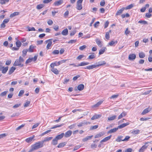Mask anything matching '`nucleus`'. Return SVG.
<instances>
[{"label": "nucleus", "instance_id": "473e14b6", "mask_svg": "<svg viewBox=\"0 0 152 152\" xmlns=\"http://www.w3.org/2000/svg\"><path fill=\"white\" fill-rule=\"evenodd\" d=\"M68 33V30L67 28H66L63 30L61 32V34L63 35L66 36L67 35Z\"/></svg>", "mask_w": 152, "mask_h": 152}, {"label": "nucleus", "instance_id": "1a4fd4ad", "mask_svg": "<svg viewBox=\"0 0 152 152\" xmlns=\"http://www.w3.org/2000/svg\"><path fill=\"white\" fill-rule=\"evenodd\" d=\"M63 3L62 0H59L58 1H56L53 4V5L54 6H58L61 5Z\"/></svg>", "mask_w": 152, "mask_h": 152}, {"label": "nucleus", "instance_id": "4468645a", "mask_svg": "<svg viewBox=\"0 0 152 152\" xmlns=\"http://www.w3.org/2000/svg\"><path fill=\"white\" fill-rule=\"evenodd\" d=\"M136 56L135 54H130L129 56V59L130 60H134L136 58Z\"/></svg>", "mask_w": 152, "mask_h": 152}, {"label": "nucleus", "instance_id": "4c0bfd02", "mask_svg": "<svg viewBox=\"0 0 152 152\" xmlns=\"http://www.w3.org/2000/svg\"><path fill=\"white\" fill-rule=\"evenodd\" d=\"M106 63L105 61H99V62H98V63H96V64H97L96 65H99L101 64L99 66H103V65H105L106 64Z\"/></svg>", "mask_w": 152, "mask_h": 152}, {"label": "nucleus", "instance_id": "f3484780", "mask_svg": "<svg viewBox=\"0 0 152 152\" xmlns=\"http://www.w3.org/2000/svg\"><path fill=\"white\" fill-rule=\"evenodd\" d=\"M126 115V113L125 112H123L121 113L118 116V119H120L123 117H125Z\"/></svg>", "mask_w": 152, "mask_h": 152}, {"label": "nucleus", "instance_id": "39448f33", "mask_svg": "<svg viewBox=\"0 0 152 152\" xmlns=\"http://www.w3.org/2000/svg\"><path fill=\"white\" fill-rule=\"evenodd\" d=\"M90 124V123L89 122H87L86 121H83L81 122L80 123H79L77 125V126L78 127H80L81 126H83L85 125H87L88 124Z\"/></svg>", "mask_w": 152, "mask_h": 152}, {"label": "nucleus", "instance_id": "774afa93", "mask_svg": "<svg viewBox=\"0 0 152 152\" xmlns=\"http://www.w3.org/2000/svg\"><path fill=\"white\" fill-rule=\"evenodd\" d=\"M7 92V91H6L3 92L0 95V96H4L6 95Z\"/></svg>", "mask_w": 152, "mask_h": 152}, {"label": "nucleus", "instance_id": "69168bd1", "mask_svg": "<svg viewBox=\"0 0 152 152\" xmlns=\"http://www.w3.org/2000/svg\"><path fill=\"white\" fill-rule=\"evenodd\" d=\"M76 126L75 124H73L70 126H69L68 127L70 129H72L73 128H74Z\"/></svg>", "mask_w": 152, "mask_h": 152}, {"label": "nucleus", "instance_id": "49530a36", "mask_svg": "<svg viewBox=\"0 0 152 152\" xmlns=\"http://www.w3.org/2000/svg\"><path fill=\"white\" fill-rule=\"evenodd\" d=\"M63 124H61L60 125H56L55 126H53L51 128V129H54L56 128L57 127H60L63 126Z\"/></svg>", "mask_w": 152, "mask_h": 152}, {"label": "nucleus", "instance_id": "37998d69", "mask_svg": "<svg viewBox=\"0 0 152 152\" xmlns=\"http://www.w3.org/2000/svg\"><path fill=\"white\" fill-rule=\"evenodd\" d=\"M44 7V5L43 4H40L38 5L37 6V8L38 10H40Z\"/></svg>", "mask_w": 152, "mask_h": 152}, {"label": "nucleus", "instance_id": "864d4df0", "mask_svg": "<svg viewBox=\"0 0 152 152\" xmlns=\"http://www.w3.org/2000/svg\"><path fill=\"white\" fill-rule=\"evenodd\" d=\"M51 130H49L46 131L45 132H44L42 133L41 135V136H43L45 134H47V133H49V132H50Z\"/></svg>", "mask_w": 152, "mask_h": 152}, {"label": "nucleus", "instance_id": "aec40b11", "mask_svg": "<svg viewBox=\"0 0 152 152\" xmlns=\"http://www.w3.org/2000/svg\"><path fill=\"white\" fill-rule=\"evenodd\" d=\"M64 135V133H61V134H59L56 136V137L58 140H59L62 139Z\"/></svg>", "mask_w": 152, "mask_h": 152}, {"label": "nucleus", "instance_id": "ddd939ff", "mask_svg": "<svg viewBox=\"0 0 152 152\" xmlns=\"http://www.w3.org/2000/svg\"><path fill=\"white\" fill-rule=\"evenodd\" d=\"M103 101L101 100L100 101L98 102L96 104L93 105L92 107L93 108H96L98 107L100 105H101L103 102Z\"/></svg>", "mask_w": 152, "mask_h": 152}, {"label": "nucleus", "instance_id": "9b49d317", "mask_svg": "<svg viewBox=\"0 0 152 152\" xmlns=\"http://www.w3.org/2000/svg\"><path fill=\"white\" fill-rule=\"evenodd\" d=\"M112 135H110L107 137H106L102 140L100 142L102 143L103 142H105L108 141L111 137Z\"/></svg>", "mask_w": 152, "mask_h": 152}, {"label": "nucleus", "instance_id": "13d9d810", "mask_svg": "<svg viewBox=\"0 0 152 152\" xmlns=\"http://www.w3.org/2000/svg\"><path fill=\"white\" fill-rule=\"evenodd\" d=\"M81 147V146L80 145H76L75 146L74 148L73 149V151H75L78 149H79Z\"/></svg>", "mask_w": 152, "mask_h": 152}, {"label": "nucleus", "instance_id": "f704fd0d", "mask_svg": "<svg viewBox=\"0 0 152 152\" xmlns=\"http://www.w3.org/2000/svg\"><path fill=\"white\" fill-rule=\"evenodd\" d=\"M140 130L138 129L133 130L131 132V133L133 134H136L139 133Z\"/></svg>", "mask_w": 152, "mask_h": 152}, {"label": "nucleus", "instance_id": "ea45409f", "mask_svg": "<svg viewBox=\"0 0 152 152\" xmlns=\"http://www.w3.org/2000/svg\"><path fill=\"white\" fill-rule=\"evenodd\" d=\"M19 14V12H15L11 14L10 15V17L11 18H12L15 16L16 15H18Z\"/></svg>", "mask_w": 152, "mask_h": 152}, {"label": "nucleus", "instance_id": "393cba45", "mask_svg": "<svg viewBox=\"0 0 152 152\" xmlns=\"http://www.w3.org/2000/svg\"><path fill=\"white\" fill-rule=\"evenodd\" d=\"M118 129V128H115L113 129H111L108 132V133H114L116 132Z\"/></svg>", "mask_w": 152, "mask_h": 152}, {"label": "nucleus", "instance_id": "a18cd8bd", "mask_svg": "<svg viewBox=\"0 0 152 152\" xmlns=\"http://www.w3.org/2000/svg\"><path fill=\"white\" fill-rule=\"evenodd\" d=\"M95 57V56L94 55V53H92L91 55L89 56L88 58V59H93Z\"/></svg>", "mask_w": 152, "mask_h": 152}, {"label": "nucleus", "instance_id": "0e129e2a", "mask_svg": "<svg viewBox=\"0 0 152 152\" xmlns=\"http://www.w3.org/2000/svg\"><path fill=\"white\" fill-rule=\"evenodd\" d=\"M24 125H25L24 124H22L21 125L19 126L16 129V131H18V130H19V129H20L21 128H22V127H24Z\"/></svg>", "mask_w": 152, "mask_h": 152}, {"label": "nucleus", "instance_id": "20e7f679", "mask_svg": "<svg viewBox=\"0 0 152 152\" xmlns=\"http://www.w3.org/2000/svg\"><path fill=\"white\" fill-rule=\"evenodd\" d=\"M147 143H146L145 144L143 145L141 148L139 150V152H143L145 150L148 145H147Z\"/></svg>", "mask_w": 152, "mask_h": 152}, {"label": "nucleus", "instance_id": "bb28decb", "mask_svg": "<svg viewBox=\"0 0 152 152\" xmlns=\"http://www.w3.org/2000/svg\"><path fill=\"white\" fill-rule=\"evenodd\" d=\"M93 135L87 136L86 137H85L84 138H83L82 139V141L83 142H86V141H87V140H88L91 139L92 138V137H93Z\"/></svg>", "mask_w": 152, "mask_h": 152}, {"label": "nucleus", "instance_id": "c756f323", "mask_svg": "<svg viewBox=\"0 0 152 152\" xmlns=\"http://www.w3.org/2000/svg\"><path fill=\"white\" fill-rule=\"evenodd\" d=\"M16 68L13 66L10 69L8 73L9 75H10L12 74L15 69Z\"/></svg>", "mask_w": 152, "mask_h": 152}, {"label": "nucleus", "instance_id": "4d7b16f0", "mask_svg": "<svg viewBox=\"0 0 152 152\" xmlns=\"http://www.w3.org/2000/svg\"><path fill=\"white\" fill-rule=\"evenodd\" d=\"M87 46L86 45H83L82 46H80L79 47V49L80 50H83L85 49L86 48Z\"/></svg>", "mask_w": 152, "mask_h": 152}, {"label": "nucleus", "instance_id": "bf43d9fd", "mask_svg": "<svg viewBox=\"0 0 152 152\" xmlns=\"http://www.w3.org/2000/svg\"><path fill=\"white\" fill-rule=\"evenodd\" d=\"M28 31H35L36 30L34 27L30 28V27H28Z\"/></svg>", "mask_w": 152, "mask_h": 152}, {"label": "nucleus", "instance_id": "72a5a7b5", "mask_svg": "<svg viewBox=\"0 0 152 152\" xmlns=\"http://www.w3.org/2000/svg\"><path fill=\"white\" fill-rule=\"evenodd\" d=\"M116 118V115H113L112 116L109 117L108 118V120L110 121H113Z\"/></svg>", "mask_w": 152, "mask_h": 152}, {"label": "nucleus", "instance_id": "a211bd4d", "mask_svg": "<svg viewBox=\"0 0 152 152\" xmlns=\"http://www.w3.org/2000/svg\"><path fill=\"white\" fill-rule=\"evenodd\" d=\"M150 111L149 108H147L144 109L142 112L141 114L142 115L146 114L147 113L149 112Z\"/></svg>", "mask_w": 152, "mask_h": 152}, {"label": "nucleus", "instance_id": "c03bdc74", "mask_svg": "<svg viewBox=\"0 0 152 152\" xmlns=\"http://www.w3.org/2000/svg\"><path fill=\"white\" fill-rule=\"evenodd\" d=\"M21 43L18 40L16 42V45L17 47L19 48L21 45Z\"/></svg>", "mask_w": 152, "mask_h": 152}, {"label": "nucleus", "instance_id": "3c124183", "mask_svg": "<svg viewBox=\"0 0 152 152\" xmlns=\"http://www.w3.org/2000/svg\"><path fill=\"white\" fill-rule=\"evenodd\" d=\"M105 37L107 39L109 40V39L110 37L109 32H106V33Z\"/></svg>", "mask_w": 152, "mask_h": 152}, {"label": "nucleus", "instance_id": "e433bc0d", "mask_svg": "<svg viewBox=\"0 0 152 152\" xmlns=\"http://www.w3.org/2000/svg\"><path fill=\"white\" fill-rule=\"evenodd\" d=\"M89 64L88 62H81L80 64L77 65L78 66H83L87 65Z\"/></svg>", "mask_w": 152, "mask_h": 152}, {"label": "nucleus", "instance_id": "f257e3e1", "mask_svg": "<svg viewBox=\"0 0 152 152\" xmlns=\"http://www.w3.org/2000/svg\"><path fill=\"white\" fill-rule=\"evenodd\" d=\"M43 146V145L41 141H39L36 143L32 146V148L29 151V152H31L34 150L37 149L39 148L42 147Z\"/></svg>", "mask_w": 152, "mask_h": 152}, {"label": "nucleus", "instance_id": "dca6fc26", "mask_svg": "<svg viewBox=\"0 0 152 152\" xmlns=\"http://www.w3.org/2000/svg\"><path fill=\"white\" fill-rule=\"evenodd\" d=\"M51 71L56 75H58L59 72L56 68L54 67L51 68Z\"/></svg>", "mask_w": 152, "mask_h": 152}, {"label": "nucleus", "instance_id": "9d476101", "mask_svg": "<svg viewBox=\"0 0 152 152\" xmlns=\"http://www.w3.org/2000/svg\"><path fill=\"white\" fill-rule=\"evenodd\" d=\"M105 134V133L104 132H102L96 134L94 136L95 138H96L100 137L103 136Z\"/></svg>", "mask_w": 152, "mask_h": 152}, {"label": "nucleus", "instance_id": "b1692460", "mask_svg": "<svg viewBox=\"0 0 152 152\" xmlns=\"http://www.w3.org/2000/svg\"><path fill=\"white\" fill-rule=\"evenodd\" d=\"M123 137L122 136H118L116 140V141L117 142H120L121 141H123Z\"/></svg>", "mask_w": 152, "mask_h": 152}, {"label": "nucleus", "instance_id": "58836bf2", "mask_svg": "<svg viewBox=\"0 0 152 152\" xmlns=\"http://www.w3.org/2000/svg\"><path fill=\"white\" fill-rule=\"evenodd\" d=\"M77 4V6L76 7L77 9L78 10H81L82 9V4Z\"/></svg>", "mask_w": 152, "mask_h": 152}, {"label": "nucleus", "instance_id": "0eeeda50", "mask_svg": "<svg viewBox=\"0 0 152 152\" xmlns=\"http://www.w3.org/2000/svg\"><path fill=\"white\" fill-rule=\"evenodd\" d=\"M8 68V66H7L5 67L3 66L1 67H0V71H1L2 73L5 74L7 71Z\"/></svg>", "mask_w": 152, "mask_h": 152}, {"label": "nucleus", "instance_id": "5701e85b", "mask_svg": "<svg viewBox=\"0 0 152 152\" xmlns=\"http://www.w3.org/2000/svg\"><path fill=\"white\" fill-rule=\"evenodd\" d=\"M84 86L83 84H80L78 85L77 88L79 91H82L83 90L84 88Z\"/></svg>", "mask_w": 152, "mask_h": 152}, {"label": "nucleus", "instance_id": "c9c22d12", "mask_svg": "<svg viewBox=\"0 0 152 152\" xmlns=\"http://www.w3.org/2000/svg\"><path fill=\"white\" fill-rule=\"evenodd\" d=\"M66 144V142H64L59 143L57 146L58 148H61L64 147Z\"/></svg>", "mask_w": 152, "mask_h": 152}, {"label": "nucleus", "instance_id": "6ab92c4d", "mask_svg": "<svg viewBox=\"0 0 152 152\" xmlns=\"http://www.w3.org/2000/svg\"><path fill=\"white\" fill-rule=\"evenodd\" d=\"M125 10V7H123L121 9L119 10L116 13V15H120L122 13L123 11Z\"/></svg>", "mask_w": 152, "mask_h": 152}, {"label": "nucleus", "instance_id": "2f4dec72", "mask_svg": "<svg viewBox=\"0 0 152 152\" xmlns=\"http://www.w3.org/2000/svg\"><path fill=\"white\" fill-rule=\"evenodd\" d=\"M34 137V135H33L32 137L27 138L26 140V141L27 142H29L31 141L33 139Z\"/></svg>", "mask_w": 152, "mask_h": 152}, {"label": "nucleus", "instance_id": "8fccbe9b", "mask_svg": "<svg viewBox=\"0 0 152 152\" xmlns=\"http://www.w3.org/2000/svg\"><path fill=\"white\" fill-rule=\"evenodd\" d=\"M34 47L33 45H31L29 47V48L28 49V51L31 52H33V49L34 48Z\"/></svg>", "mask_w": 152, "mask_h": 152}, {"label": "nucleus", "instance_id": "2eb2a0df", "mask_svg": "<svg viewBox=\"0 0 152 152\" xmlns=\"http://www.w3.org/2000/svg\"><path fill=\"white\" fill-rule=\"evenodd\" d=\"M101 116V115L100 114H95L91 118L92 120H95L98 119L100 118Z\"/></svg>", "mask_w": 152, "mask_h": 152}, {"label": "nucleus", "instance_id": "412c9836", "mask_svg": "<svg viewBox=\"0 0 152 152\" xmlns=\"http://www.w3.org/2000/svg\"><path fill=\"white\" fill-rule=\"evenodd\" d=\"M129 124V123L128 122L126 123L123 124L117 127L118 129H121L123 128L127 125H128Z\"/></svg>", "mask_w": 152, "mask_h": 152}, {"label": "nucleus", "instance_id": "a878e982", "mask_svg": "<svg viewBox=\"0 0 152 152\" xmlns=\"http://www.w3.org/2000/svg\"><path fill=\"white\" fill-rule=\"evenodd\" d=\"M101 64L99 65H92L90 66H88V69H92L94 68H95L96 67L99 66V65H100Z\"/></svg>", "mask_w": 152, "mask_h": 152}, {"label": "nucleus", "instance_id": "09e8293b", "mask_svg": "<svg viewBox=\"0 0 152 152\" xmlns=\"http://www.w3.org/2000/svg\"><path fill=\"white\" fill-rule=\"evenodd\" d=\"M98 127V125H96L94 126H92L90 128V130H92L97 129Z\"/></svg>", "mask_w": 152, "mask_h": 152}, {"label": "nucleus", "instance_id": "052dcab7", "mask_svg": "<svg viewBox=\"0 0 152 152\" xmlns=\"http://www.w3.org/2000/svg\"><path fill=\"white\" fill-rule=\"evenodd\" d=\"M59 53V51L58 50H54L52 52V53L53 54H58Z\"/></svg>", "mask_w": 152, "mask_h": 152}, {"label": "nucleus", "instance_id": "7ed1b4c3", "mask_svg": "<svg viewBox=\"0 0 152 152\" xmlns=\"http://www.w3.org/2000/svg\"><path fill=\"white\" fill-rule=\"evenodd\" d=\"M38 56L37 55H35L34 58H29L26 61V64H27L29 63L32 61H36L37 58Z\"/></svg>", "mask_w": 152, "mask_h": 152}, {"label": "nucleus", "instance_id": "a19ab883", "mask_svg": "<svg viewBox=\"0 0 152 152\" xmlns=\"http://www.w3.org/2000/svg\"><path fill=\"white\" fill-rule=\"evenodd\" d=\"M145 56V54L143 52H141L139 53V57L140 58H144Z\"/></svg>", "mask_w": 152, "mask_h": 152}, {"label": "nucleus", "instance_id": "4be33fe9", "mask_svg": "<svg viewBox=\"0 0 152 152\" xmlns=\"http://www.w3.org/2000/svg\"><path fill=\"white\" fill-rule=\"evenodd\" d=\"M58 140L55 137L53 139L52 141L51 144L53 145H55L58 143Z\"/></svg>", "mask_w": 152, "mask_h": 152}, {"label": "nucleus", "instance_id": "e2e57ef3", "mask_svg": "<svg viewBox=\"0 0 152 152\" xmlns=\"http://www.w3.org/2000/svg\"><path fill=\"white\" fill-rule=\"evenodd\" d=\"M30 104V102L29 101H26L25 103L24 107H26L28 106Z\"/></svg>", "mask_w": 152, "mask_h": 152}, {"label": "nucleus", "instance_id": "5fc2aeb1", "mask_svg": "<svg viewBox=\"0 0 152 152\" xmlns=\"http://www.w3.org/2000/svg\"><path fill=\"white\" fill-rule=\"evenodd\" d=\"M138 23L143 24H148V22L145 20H140L138 21Z\"/></svg>", "mask_w": 152, "mask_h": 152}, {"label": "nucleus", "instance_id": "338daca9", "mask_svg": "<svg viewBox=\"0 0 152 152\" xmlns=\"http://www.w3.org/2000/svg\"><path fill=\"white\" fill-rule=\"evenodd\" d=\"M130 138V137L129 136H127L125 137L124 139H123V141H127Z\"/></svg>", "mask_w": 152, "mask_h": 152}, {"label": "nucleus", "instance_id": "f8f14e48", "mask_svg": "<svg viewBox=\"0 0 152 152\" xmlns=\"http://www.w3.org/2000/svg\"><path fill=\"white\" fill-rule=\"evenodd\" d=\"M72 133V132L71 130H69L64 134V137H68L71 136Z\"/></svg>", "mask_w": 152, "mask_h": 152}, {"label": "nucleus", "instance_id": "de8ad7c7", "mask_svg": "<svg viewBox=\"0 0 152 152\" xmlns=\"http://www.w3.org/2000/svg\"><path fill=\"white\" fill-rule=\"evenodd\" d=\"M28 51L27 49L23 50V51L22 56L23 57H25Z\"/></svg>", "mask_w": 152, "mask_h": 152}, {"label": "nucleus", "instance_id": "680f3d73", "mask_svg": "<svg viewBox=\"0 0 152 152\" xmlns=\"http://www.w3.org/2000/svg\"><path fill=\"white\" fill-rule=\"evenodd\" d=\"M24 92V91L23 90H21L20 91L19 93L18 94V96H22V94H23Z\"/></svg>", "mask_w": 152, "mask_h": 152}, {"label": "nucleus", "instance_id": "7c9ffc66", "mask_svg": "<svg viewBox=\"0 0 152 152\" xmlns=\"http://www.w3.org/2000/svg\"><path fill=\"white\" fill-rule=\"evenodd\" d=\"M96 44L99 47H102V44L101 42L98 39H96Z\"/></svg>", "mask_w": 152, "mask_h": 152}, {"label": "nucleus", "instance_id": "603ef678", "mask_svg": "<svg viewBox=\"0 0 152 152\" xmlns=\"http://www.w3.org/2000/svg\"><path fill=\"white\" fill-rule=\"evenodd\" d=\"M133 7V5L132 4H130L126 7L125 8V10H128L131 9Z\"/></svg>", "mask_w": 152, "mask_h": 152}, {"label": "nucleus", "instance_id": "423d86ee", "mask_svg": "<svg viewBox=\"0 0 152 152\" xmlns=\"http://www.w3.org/2000/svg\"><path fill=\"white\" fill-rule=\"evenodd\" d=\"M52 40V39H50L45 41L46 43H48V44L46 46V48L47 49H50V47L52 44V42L51 41Z\"/></svg>", "mask_w": 152, "mask_h": 152}, {"label": "nucleus", "instance_id": "79ce46f5", "mask_svg": "<svg viewBox=\"0 0 152 152\" xmlns=\"http://www.w3.org/2000/svg\"><path fill=\"white\" fill-rule=\"evenodd\" d=\"M105 49H106V48H103L100 50H99V55H101L103 54L105 50Z\"/></svg>", "mask_w": 152, "mask_h": 152}, {"label": "nucleus", "instance_id": "c85d7f7f", "mask_svg": "<svg viewBox=\"0 0 152 152\" xmlns=\"http://www.w3.org/2000/svg\"><path fill=\"white\" fill-rule=\"evenodd\" d=\"M117 42H118L116 40L115 41L112 40L108 43V45L110 46H113L115 45L116 44Z\"/></svg>", "mask_w": 152, "mask_h": 152}, {"label": "nucleus", "instance_id": "6e6552de", "mask_svg": "<svg viewBox=\"0 0 152 152\" xmlns=\"http://www.w3.org/2000/svg\"><path fill=\"white\" fill-rule=\"evenodd\" d=\"M53 139V137H45L44 138V139L41 141V142L42 143V144H43V143L44 142H48L50 140H52Z\"/></svg>", "mask_w": 152, "mask_h": 152}, {"label": "nucleus", "instance_id": "f03ea898", "mask_svg": "<svg viewBox=\"0 0 152 152\" xmlns=\"http://www.w3.org/2000/svg\"><path fill=\"white\" fill-rule=\"evenodd\" d=\"M24 59L21 56H20L19 59L16 60L13 64L14 66H20L21 65V66H23V64H21L22 62H23Z\"/></svg>", "mask_w": 152, "mask_h": 152}, {"label": "nucleus", "instance_id": "6e6d98bb", "mask_svg": "<svg viewBox=\"0 0 152 152\" xmlns=\"http://www.w3.org/2000/svg\"><path fill=\"white\" fill-rule=\"evenodd\" d=\"M84 57V56L83 55H80L79 56L76 58L78 60H80L82 58Z\"/></svg>", "mask_w": 152, "mask_h": 152}, {"label": "nucleus", "instance_id": "cd10ccee", "mask_svg": "<svg viewBox=\"0 0 152 152\" xmlns=\"http://www.w3.org/2000/svg\"><path fill=\"white\" fill-rule=\"evenodd\" d=\"M60 65V63H59V62H57L53 63H51L50 65V66L51 68H53L55 66H58Z\"/></svg>", "mask_w": 152, "mask_h": 152}]
</instances>
